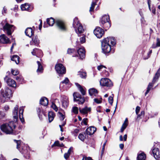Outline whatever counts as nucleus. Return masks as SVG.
<instances>
[{"mask_svg": "<svg viewBox=\"0 0 160 160\" xmlns=\"http://www.w3.org/2000/svg\"><path fill=\"white\" fill-rule=\"evenodd\" d=\"M110 42L112 45H115L116 42L115 38L112 37H108L103 39L102 42V49L104 53L106 54L110 52L113 53L114 52V50L111 49Z\"/></svg>", "mask_w": 160, "mask_h": 160, "instance_id": "1", "label": "nucleus"}, {"mask_svg": "<svg viewBox=\"0 0 160 160\" xmlns=\"http://www.w3.org/2000/svg\"><path fill=\"white\" fill-rule=\"evenodd\" d=\"M16 127L15 123L14 122H10L1 126V129L2 131L7 134H11L13 133L14 129Z\"/></svg>", "mask_w": 160, "mask_h": 160, "instance_id": "2", "label": "nucleus"}, {"mask_svg": "<svg viewBox=\"0 0 160 160\" xmlns=\"http://www.w3.org/2000/svg\"><path fill=\"white\" fill-rule=\"evenodd\" d=\"M0 92V101L3 103L6 101L7 98L12 97V91L8 88L1 89Z\"/></svg>", "mask_w": 160, "mask_h": 160, "instance_id": "3", "label": "nucleus"}, {"mask_svg": "<svg viewBox=\"0 0 160 160\" xmlns=\"http://www.w3.org/2000/svg\"><path fill=\"white\" fill-rule=\"evenodd\" d=\"M109 16L108 15H103L101 19V24L106 30L108 29L111 26V24L109 22Z\"/></svg>", "mask_w": 160, "mask_h": 160, "instance_id": "4", "label": "nucleus"}, {"mask_svg": "<svg viewBox=\"0 0 160 160\" xmlns=\"http://www.w3.org/2000/svg\"><path fill=\"white\" fill-rule=\"evenodd\" d=\"M73 27L74 28L76 32L78 34L83 32L84 30L82 25L79 23L77 18H75L73 23Z\"/></svg>", "mask_w": 160, "mask_h": 160, "instance_id": "5", "label": "nucleus"}, {"mask_svg": "<svg viewBox=\"0 0 160 160\" xmlns=\"http://www.w3.org/2000/svg\"><path fill=\"white\" fill-rule=\"evenodd\" d=\"M55 69L59 76L65 73L66 69L62 64H57L55 66Z\"/></svg>", "mask_w": 160, "mask_h": 160, "instance_id": "6", "label": "nucleus"}, {"mask_svg": "<svg viewBox=\"0 0 160 160\" xmlns=\"http://www.w3.org/2000/svg\"><path fill=\"white\" fill-rule=\"evenodd\" d=\"M4 31L6 32L8 35H11L12 32L14 31V26L13 25L6 23L3 27Z\"/></svg>", "mask_w": 160, "mask_h": 160, "instance_id": "7", "label": "nucleus"}, {"mask_svg": "<svg viewBox=\"0 0 160 160\" xmlns=\"http://www.w3.org/2000/svg\"><path fill=\"white\" fill-rule=\"evenodd\" d=\"M101 85L107 87H111L113 86V83L111 80L108 78H102L100 82Z\"/></svg>", "mask_w": 160, "mask_h": 160, "instance_id": "8", "label": "nucleus"}, {"mask_svg": "<svg viewBox=\"0 0 160 160\" xmlns=\"http://www.w3.org/2000/svg\"><path fill=\"white\" fill-rule=\"evenodd\" d=\"M74 101L75 102H77L79 104H82L85 102V100L77 92H74L73 94Z\"/></svg>", "mask_w": 160, "mask_h": 160, "instance_id": "9", "label": "nucleus"}, {"mask_svg": "<svg viewBox=\"0 0 160 160\" xmlns=\"http://www.w3.org/2000/svg\"><path fill=\"white\" fill-rule=\"evenodd\" d=\"M94 35L98 38H100L104 34V31L103 29L99 27H97L93 31Z\"/></svg>", "mask_w": 160, "mask_h": 160, "instance_id": "10", "label": "nucleus"}, {"mask_svg": "<svg viewBox=\"0 0 160 160\" xmlns=\"http://www.w3.org/2000/svg\"><path fill=\"white\" fill-rule=\"evenodd\" d=\"M4 80L6 82L8 85L13 87H16V84L14 80L12 79L8 78L7 76H6L4 78Z\"/></svg>", "mask_w": 160, "mask_h": 160, "instance_id": "11", "label": "nucleus"}, {"mask_svg": "<svg viewBox=\"0 0 160 160\" xmlns=\"http://www.w3.org/2000/svg\"><path fill=\"white\" fill-rule=\"evenodd\" d=\"M21 8L22 11H27L29 12L31 11L33 9L32 7L28 3H25L22 4L21 6Z\"/></svg>", "mask_w": 160, "mask_h": 160, "instance_id": "12", "label": "nucleus"}, {"mask_svg": "<svg viewBox=\"0 0 160 160\" xmlns=\"http://www.w3.org/2000/svg\"><path fill=\"white\" fill-rule=\"evenodd\" d=\"M56 23L59 28L62 31L66 30V27L64 23L60 20H58L56 21Z\"/></svg>", "mask_w": 160, "mask_h": 160, "instance_id": "13", "label": "nucleus"}, {"mask_svg": "<svg viewBox=\"0 0 160 160\" xmlns=\"http://www.w3.org/2000/svg\"><path fill=\"white\" fill-rule=\"evenodd\" d=\"M77 52L81 59H83L84 58L85 56V52L83 47H82L79 48Z\"/></svg>", "mask_w": 160, "mask_h": 160, "instance_id": "14", "label": "nucleus"}, {"mask_svg": "<svg viewBox=\"0 0 160 160\" xmlns=\"http://www.w3.org/2000/svg\"><path fill=\"white\" fill-rule=\"evenodd\" d=\"M62 106L64 108H66L68 105V99L67 97L65 96H62Z\"/></svg>", "mask_w": 160, "mask_h": 160, "instance_id": "15", "label": "nucleus"}, {"mask_svg": "<svg viewBox=\"0 0 160 160\" xmlns=\"http://www.w3.org/2000/svg\"><path fill=\"white\" fill-rule=\"evenodd\" d=\"M96 130V128L93 126H91L86 130V133L88 135H91L93 134Z\"/></svg>", "mask_w": 160, "mask_h": 160, "instance_id": "16", "label": "nucleus"}, {"mask_svg": "<svg viewBox=\"0 0 160 160\" xmlns=\"http://www.w3.org/2000/svg\"><path fill=\"white\" fill-rule=\"evenodd\" d=\"M80 112L83 114H87L90 112L91 111V108L87 106L85 107L82 108H79Z\"/></svg>", "mask_w": 160, "mask_h": 160, "instance_id": "17", "label": "nucleus"}, {"mask_svg": "<svg viewBox=\"0 0 160 160\" xmlns=\"http://www.w3.org/2000/svg\"><path fill=\"white\" fill-rule=\"evenodd\" d=\"M10 40L5 35L3 34L0 36V42L2 43H7L9 42Z\"/></svg>", "mask_w": 160, "mask_h": 160, "instance_id": "18", "label": "nucleus"}, {"mask_svg": "<svg viewBox=\"0 0 160 160\" xmlns=\"http://www.w3.org/2000/svg\"><path fill=\"white\" fill-rule=\"evenodd\" d=\"M152 153L154 158L156 159H158L160 158V154L158 148H154L152 150Z\"/></svg>", "mask_w": 160, "mask_h": 160, "instance_id": "19", "label": "nucleus"}, {"mask_svg": "<svg viewBox=\"0 0 160 160\" xmlns=\"http://www.w3.org/2000/svg\"><path fill=\"white\" fill-rule=\"evenodd\" d=\"M26 35L29 37H31L34 34V32L31 28H27L25 31Z\"/></svg>", "mask_w": 160, "mask_h": 160, "instance_id": "20", "label": "nucleus"}, {"mask_svg": "<svg viewBox=\"0 0 160 160\" xmlns=\"http://www.w3.org/2000/svg\"><path fill=\"white\" fill-rule=\"evenodd\" d=\"M18 106L16 105L14 107V110L13 111V115L14 118L15 119V121H17L18 117Z\"/></svg>", "mask_w": 160, "mask_h": 160, "instance_id": "21", "label": "nucleus"}, {"mask_svg": "<svg viewBox=\"0 0 160 160\" xmlns=\"http://www.w3.org/2000/svg\"><path fill=\"white\" fill-rule=\"evenodd\" d=\"M24 111L23 107H21L19 108V118L21 122L22 123L24 122V120L23 117V113Z\"/></svg>", "mask_w": 160, "mask_h": 160, "instance_id": "22", "label": "nucleus"}, {"mask_svg": "<svg viewBox=\"0 0 160 160\" xmlns=\"http://www.w3.org/2000/svg\"><path fill=\"white\" fill-rule=\"evenodd\" d=\"M40 104L44 106H46L48 104V100L46 97L42 98L40 100Z\"/></svg>", "mask_w": 160, "mask_h": 160, "instance_id": "23", "label": "nucleus"}, {"mask_svg": "<svg viewBox=\"0 0 160 160\" xmlns=\"http://www.w3.org/2000/svg\"><path fill=\"white\" fill-rule=\"evenodd\" d=\"M89 93L90 95L92 96H96L98 94V91L94 88L90 89L89 90Z\"/></svg>", "mask_w": 160, "mask_h": 160, "instance_id": "24", "label": "nucleus"}, {"mask_svg": "<svg viewBox=\"0 0 160 160\" xmlns=\"http://www.w3.org/2000/svg\"><path fill=\"white\" fill-rule=\"evenodd\" d=\"M55 114L53 112L50 111L48 113V118L49 122H51L53 120Z\"/></svg>", "mask_w": 160, "mask_h": 160, "instance_id": "25", "label": "nucleus"}, {"mask_svg": "<svg viewBox=\"0 0 160 160\" xmlns=\"http://www.w3.org/2000/svg\"><path fill=\"white\" fill-rule=\"evenodd\" d=\"M37 63L38 65V68L37 72L38 73H42L43 71V68L40 62L38 61Z\"/></svg>", "mask_w": 160, "mask_h": 160, "instance_id": "26", "label": "nucleus"}, {"mask_svg": "<svg viewBox=\"0 0 160 160\" xmlns=\"http://www.w3.org/2000/svg\"><path fill=\"white\" fill-rule=\"evenodd\" d=\"M160 76V68H159L157 72L156 73L155 76L154 77L152 82L153 83L156 82L158 80L159 77Z\"/></svg>", "mask_w": 160, "mask_h": 160, "instance_id": "27", "label": "nucleus"}, {"mask_svg": "<svg viewBox=\"0 0 160 160\" xmlns=\"http://www.w3.org/2000/svg\"><path fill=\"white\" fill-rule=\"evenodd\" d=\"M146 157V155L143 152H142L138 154L137 157V159L138 160H145Z\"/></svg>", "mask_w": 160, "mask_h": 160, "instance_id": "28", "label": "nucleus"}, {"mask_svg": "<svg viewBox=\"0 0 160 160\" xmlns=\"http://www.w3.org/2000/svg\"><path fill=\"white\" fill-rule=\"evenodd\" d=\"M47 22L49 26H52L55 22L54 19L52 18L47 19Z\"/></svg>", "mask_w": 160, "mask_h": 160, "instance_id": "29", "label": "nucleus"}, {"mask_svg": "<svg viewBox=\"0 0 160 160\" xmlns=\"http://www.w3.org/2000/svg\"><path fill=\"white\" fill-rule=\"evenodd\" d=\"M87 137H88L87 134L86 133H83L79 134L78 137L82 141H83Z\"/></svg>", "mask_w": 160, "mask_h": 160, "instance_id": "30", "label": "nucleus"}, {"mask_svg": "<svg viewBox=\"0 0 160 160\" xmlns=\"http://www.w3.org/2000/svg\"><path fill=\"white\" fill-rule=\"evenodd\" d=\"M72 150V147H70L69 150L68 151V152L67 153H66L64 154V158L66 159H67L69 157V156L71 154V153Z\"/></svg>", "mask_w": 160, "mask_h": 160, "instance_id": "31", "label": "nucleus"}, {"mask_svg": "<svg viewBox=\"0 0 160 160\" xmlns=\"http://www.w3.org/2000/svg\"><path fill=\"white\" fill-rule=\"evenodd\" d=\"M19 57L17 55L13 56L11 58V60L15 62L17 64H18L19 62Z\"/></svg>", "mask_w": 160, "mask_h": 160, "instance_id": "32", "label": "nucleus"}, {"mask_svg": "<svg viewBox=\"0 0 160 160\" xmlns=\"http://www.w3.org/2000/svg\"><path fill=\"white\" fill-rule=\"evenodd\" d=\"M42 52L41 50L37 48H34L33 50V51L31 52L32 54L33 55H37L39 53H40Z\"/></svg>", "mask_w": 160, "mask_h": 160, "instance_id": "33", "label": "nucleus"}, {"mask_svg": "<svg viewBox=\"0 0 160 160\" xmlns=\"http://www.w3.org/2000/svg\"><path fill=\"white\" fill-rule=\"evenodd\" d=\"M68 82L69 80L68 78H66L63 81H62L60 82V88H63L64 86L63 84H66Z\"/></svg>", "mask_w": 160, "mask_h": 160, "instance_id": "34", "label": "nucleus"}, {"mask_svg": "<svg viewBox=\"0 0 160 160\" xmlns=\"http://www.w3.org/2000/svg\"><path fill=\"white\" fill-rule=\"evenodd\" d=\"M76 85L79 88V90L82 94L83 95H84L85 94V90L82 88V87L78 84L76 83Z\"/></svg>", "mask_w": 160, "mask_h": 160, "instance_id": "35", "label": "nucleus"}, {"mask_svg": "<svg viewBox=\"0 0 160 160\" xmlns=\"http://www.w3.org/2000/svg\"><path fill=\"white\" fill-rule=\"evenodd\" d=\"M154 83H153L152 82V83H149L147 88V91L145 93V95H146L149 92L151 89L152 87L153 86V84Z\"/></svg>", "mask_w": 160, "mask_h": 160, "instance_id": "36", "label": "nucleus"}, {"mask_svg": "<svg viewBox=\"0 0 160 160\" xmlns=\"http://www.w3.org/2000/svg\"><path fill=\"white\" fill-rule=\"evenodd\" d=\"M32 41L35 45L38 44L39 43V40L37 36H34L32 38Z\"/></svg>", "mask_w": 160, "mask_h": 160, "instance_id": "37", "label": "nucleus"}, {"mask_svg": "<svg viewBox=\"0 0 160 160\" xmlns=\"http://www.w3.org/2000/svg\"><path fill=\"white\" fill-rule=\"evenodd\" d=\"M145 114V112L144 111H142L140 114H138L137 120H139L144 117Z\"/></svg>", "mask_w": 160, "mask_h": 160, "instance_id": "38", "label": "nucleus"}, {"mask_svg": "<svg viewBox=\"0 0 160 160\" xmlns=\"http://www.w3.org/2000/svg\"><path fill=\"white\" fill-rule=\"evenodd\" d=\"M78 75H79V76L82 78H85L86 77V74L85 72H80Z\"/></svg>", "mask_w": 160, "mask_h": 160, "instance_id": "39", "label": "nucleus"}, {"mask_svg": "<svg viewBox=\"0 0 160 160\" xmlns=\"http://www.w3.org/2000/svg\"><path fill=\"white\" fill-rule=\"evenodd\" d=\"M16 79L20 83H22L23 82L24 79L23 77L21 76H17L16 77Z\"/></svg>", "mask_w": 160, "mask_h": 160, "instance_id": "40", "label": "nucleus"}, {"mask_svg": "<svg viewBox=\"0 0 160 160\" xmlns=\"http://www.w3.org/2000/svg\"><path fill=\"white\" fill-rule=\"evenodd\" d=\"M78 109L77 107H74L72 109V111L75 114H77L78 113Z\"/></svg>", "mask_w": 160, "mask_h": 160, "instance_id": "41", "label": "nucleus"}, {"mask_svg": "<svg viewBox=\"0 0 160 160\" xmlns=\"http://www.w3.org/2000/svg\"><path fill=\"white\" fill-rule=\"evenodd\" d=\"M94 102L97 103H100L102 102V98H95L94 99Z\"/></svg>", "mask_w": 160, "mask_h": 160, "instance_id": "42", "label": "nucleus"}, {"mask_svg": "<svg viewBox=\"0 0 160 160\" xmlns=\"http://www.w3.org/2000/svg\"><path fill=\"white\" fill-rule=\"evenodd\" d=\"M14 140L17 143V149H19L20 148L21 141L20 140L17 141L15 140Z\"/></svg>", "mask_w": 160, "mask_h": 160, "instance_id": "43", "label": "nucleus"}, {"mask_svg": "<svg viewBox=\"0 0 160 160\" xmlns=\"http://www.w3.org/2000/svg\"><path fill=\"white\" fill-rule=\"evenodd\" d=\"M12 73L14 75H18L19 72L17 70H12Z\"/></svg>", "mask_w": 160, "mask_h": 160, "instance_id": "44", "label": "nucleus"}, {"mask_svg": "<svg viewBox=\"0 0 160 160\" xmlns=\"http://www.w3.org/2000/svg\"><path fill=\"white\" fill-rule=\"evenodd\" d=\"M106 142L103 144V147H102V151H101V156H102V155H103V153H104V150H105V146L106 145Z\"/></svg>", "mask_w": 160, "mask_h": 160, "instance_id": "45", "label": "nucleus"}, {"mask_svg": "<svg viewBox=\"0 0 160 160\" xmlns=\"http://www.w3.org/2000/svg\"><path fill=\"white\" fill-rule=\"evenodd\" d=\"M52 108L56 111H57L58 110V108L55 104L53 103H52Z\"/></svg>", "mask_w": 160, "mask_h": 160, "instance_id": "46", "label": "nucleus"}, {"mask_svg": "<svg viewBox=\"0 0 160 160\" xmlns=\"http://www.w3.org/2000/svg\"><path fill=\"white\" fill-rule=\"evenodd\" d=\"M108 100L109 103L111 105H112L113 102V98L110 96L108 98Z\"/></svg>", "mask_w": 160, "mask_h": 160, "instance_id": "47", "label": "nucleus"}, {"mask_svg": "<svg viewBox=\"0 0 160 160\" xmlns=\"http://www.w3.org/2000/svg\"><path fill=\"white\" fill-rule=\"evenodd\" d=\"M5 116V113L2 111H0V119L3 118Z\"/></svg>", "mask_w": 160, "mask_h": 160, "instance_id": "48", "label": "nucleus"}, {"mask_svg": "<svg viewBox=\"0 0 160 160\" xmlns=\"http://www.w3.org/2000/svg\"><path fill=\"white\" fill-rule=\"evenodd\" d=\"M127 126L128 125H125L123 124L121 129V132H122L126 128Z\"/></svg>", "mask_w": 160, "mask_h": 160, "instance_id": "49", "label": "nucleus"}, {"mask_svg": "<svg viewBox=\"0 0 160 160\" xmlns=\"http://www.w3.org/2000/svg\"><path fill=\"white\" fill-rule=\"evenodd\" d=\"M88 120V119L87 118H84L81 122V124H82V123H83L85 125H87Z\"/></svg>", "mask_w": 160, "mask_h": 160, "instance_id": "50", "label": "nucleus"}, {"mask_svg": "<svg viewBox=\"0 0 160 160\" xmlns=\"http://www.w3.org/2000/svg\"><path fill=\"white\" fill-rule=\"evenodd\" d=\"M26 151H24V152H23L24 153V156L26 158H28L30 157V156L29 155V153L28 152H27L26 153Z\"/></svg>", "mask_w": 160, "mask_h": 160, "instance_id": "51", "label": "nucleus"}, {"mask_svg": "<svg viewBox=\"0 0 160 160\" xmlns=\"http://www.w3.org/2000/svg\"><path fill=\"white\" fill-rule=\"evenodd\" d=\"M80 41L81 43H83L85 42V38L84 36H83L82 38H80Z\"/></svg>", "mask_w": 160, "mask_h": 160, "instance_id": "52", "label": "nucleus"}, {"mask_svg": "<svg viewBox=\"0 0 160 160\" xmlns=\"http://www.w3.org/2000/svg\"><path fill=\"white\" fill-rule=\"evenodd\" d=\"M75 51V50L72 49H68V53L70 54L73 53Z\"/></svg>", "mask_w": 160, "mask_h": 160, "instance_id": "53", "label": "nucleus"}, {"mask_svg": "<svg viewBox=\"0 0 160 160\" xmlns=\"http://www.w3.org/2000/svg\"><path fill=\"white\" fill-rule=\"evenodd\" d=\"M60 114V118L61 120L63 121L64 120V119L65 118V116H64L60 112L59 113Z\"/></svg>", "mask_w": 160, "mask_h": 160, "instance_id": "54", "label": "nucleus"}, {"mask_svg": "<svg viewBox=\"0 0 160 160\" xmlns=\"http://www.w3.org/2000/svg\"><path fill=\"white\" fill-rule=\"evenodd\" d=\"M3 109L5 111H7L9 109V107L8 105H6L3 107Z\"/></svg>", "mask_w": 160, "mask_h": 160, "instance_id": "55", "label": "nucleus"}, {"mask_svg": "<svg viewBox=\"0 0 160 160\" xmlns=\"http://www.w3.org/2000/svg\"><path fill=\"white\" fill-rule=\"evenodd\" d=\"M140 108L139 106H137L136 108V114L138 115L140 111Z\"/></svg>", "mask_w": 160, "mask_h": 160, "instance_id": "56", "label": "nucleus"}, {"mask_svg": "<svg viewBox=\"0 0 160 160\" xmlns=\"http://www.w3.org/2000/svg\"><path fill=\"white\" fill-rule=\"evenodd\" d=\"M84 159H85L84 160H92L91 157H88V158H87L86 156H84L82 160Z\"/></svg>", "mask_w": 160, "mask_h": 160, "instance_id": "57", "label": "nucleus"}, {"mask_svg": "<svg viewBox=\"0 0 160 160\" xmlns=\"http://www.w3.org/2000/svg\"><path fill=\"white\" fill-rule=\"evenodd\" d=\"M103 68H106L105 66H103V65H100V66H98V67H97V69H98V70L100 71Z\"/></svg>", "mask_w": 160, "mask_h": 160, "instance_id": "58", "label": "nucleus"}, {"mask_svg": "<svg viewBox=\"0 0 160 160\" xmlns=\"http://www.w3.org/2000/svg\"><path fill=\"white\" fill-rule=\"evenodd\" d=\"M156 45L158 47H160V39L159 38H157V39Z\"/></svg>", "mask_w": 160, "mask_h": 160, "instance_id": "59", "label": "nucleus"}, {"mask_svg": "<svg viewBox=\"0 0 160 160\" xmlns=\"http://www.w3.org/2000/svg\"><path fill=\"white\" fill-rule=\"evenodd\" d=\"M54 144L55 146H59L60 145L59 142L58 141H56L54 142Z\"/></svg>", "mask_w": 160, "mask_h": 160, "instance_id": "60", "label": "nucleus"}, {"mask_svg": "<svg viewBox=\"0 0 160 160\" xmlns=\"http://www.w3.org/2000/svg\"><path fill=\"white\" fill-rule=\"evenodd\" d=\"M152 12L154 14H156V9L155 8H152Z\"/></svg>", "mask_w": 160, "mask_h": 160, "instance_id": "61", "label": "nucleus"}, {"mask_svg": "<svg viewBox=\"0 0 160 160\" xmlns=\"http://www.w3.org/2000/svg\"><path fill=\"white\" fill-rule=\"evenodd\" d=\"M39 21H40V24L39 25V29L40 30H41L42 27V20H39Z\"/></svg>", "mask_w": 160, "mask_h": 160, "instance_id": "62", "label": "nucleus"}, {"mask_svg": "<svg viewBox=\"0 0 160 160\" xmlns=\"http://www.w3.org/2000/svg\"><path fill=\"white\" fill-rule=\"evenodd\" d=\"M6 8L5 7H4L3 8V10L2 11V14H4L6 13Z\"/></svg>", "mask_w": 160, "mask_h": 160, "instance_id": "63", "label": "nucleus"}, {"mask_svg": "<svg viewBox=\"0 0 160 160\" xmlns=\"http://www.w3.org/2000/svg\"><path fill=\"white\" fill-rule=\"evenodd\" d=\"M0 160H6L5 158L2 154L0 156Z\"/></svg>", "mask_w": 160, "mask_h": 160, "instance_id": "64", "label": "nucleus"}]
</instances>
